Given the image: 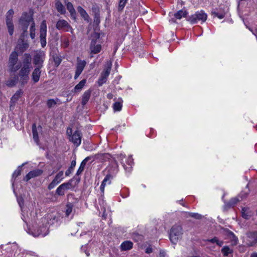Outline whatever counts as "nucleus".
<instances>
[{"label": "nucleus", "mask_w": 257, "mask_h": 257, "mask_svg": "<svg viewBox=\"0 0 257 257\" xmlns=\"http://www.w3.org/2000/svg\"><path fill=\"white\" fill-rule=\"evenodd\" d=\"M18 53L15 50L13 51L10 55L8 66L10 72H16L20 70L23 65L21 62H18Z\"/></svg>", "instance_id": "7ed1b4c3"}, {"label": "nucleus", "mask_w": 257, "mask_h": 257, "mask_svg": "<svg viewBox=\"0 0 257 257\" xmlns=\"http://www.w3.org/2000/svg\"><path fill=\"white\" fill-rule=\"evenodd\" d=\"M86 82V79H83L79 82L78 84H77L75 87L74 88V92H80L84 86L85 85Z\"/></svg>", "instance_id": "c9c22d12"}, {"label": "nucleus", "mask_w": 257, "mask_h": 257, "mask_svg": "<svg viewBox=\"0 0 257 257\" xmlns=\"http://www.w3.org/2000/svg\"><path fill=\"white\" fill-rule=\"evenodd\" d=\"M221 252L224 256H227L229 254L233 253V249L228 246H224L221 249Z\"/></svg>", "instance_id": "ea45409f"}, {"label": "nucleus", "mask_w": 257, "mask_h": 257, "mask_svg": "<svg viewBox=\"0 0 257 257\" xmlns=\"http://www.w3.org/2000/svg\"><path fill=\"white\" fill-rule=\"evenodd\" d=\"M29 45L26 41H25L22 39H19L18 41L15 50H17L21 53H23L29 48Z\"/></svg>", "instance_id": "f3484780"}, {"label": "nucleus", "mask_w": 257, "mask_h": 257, "mask_svg": "<svg viewBox=\"0 0 257 257\" xmlns=\"http://www.w3.org/2000/svg\"><path fill=\"white\" fill-rule=\"evenodd\" d=\"M34 14V10L32 8L29 10V13L24 12L23 13L22 16H33Z\"/></svg>", "instance_id": "3c124183"}, {"label": "nucleus", "mask_w": 257, "mask_h": 257, "mask_svg": "<svg viewBox=\"0 0 257 257\" xmlns=\"http://www.w3.org/2000/svg\"><path fill=\"white\" fill-rule=\"evenodd\" d=\"M63 179V171L59 172L52 182L49 185L48 188L49 190L53 189L56 185H57L60 181Z\"/></svg>", "instance_id": "a211bd4d"}, {"label": "nucleus", "mask_w": 257, "mask_h": 257, "mask_svg": "<svg viewBox=\"0 0 257 257\" xmlns=\"http://www.w3.org/2000/svg\"><path fill=\"white\" fill-rule=\"evenodd\" d=\"M47 36V25L45 21H43L40 25V39L41 46L44 48L46 46Z\"/></svg>", "instance_id": "1a4fd4ad"}, {"label": "nucleus", "mask_w": 257, "mask_h": 257, "mask_svg": "<svg viewBox=\"0 0 257 257\" xmlns=\"http://www.w3.org/2000/svg\"><path fill=\"white\" fill-rule=\"evenodd\" d=\"M125 3V2L120 0L119 3V9H122L124 7Z\"/></svg>", "instance_id": "13d9d810"}, {"label": "nucleus", "mask_w": 257, "mask_h": 257, "mask_svg": "<svg viewBox=\"0 0 257 257\" xmlns=\"http://www.w3.org/2000/svg\"><path fill=\"white\" fill-rule=\"evenodd\" d=\"M80 177L75 176L73 178L69 180L67 183H65V189H73L80 182Z\"/></svg>", "instance_id": "6ab92c4d"}, {"label": "nucleus", "mask_w": 257, "mask_h": 257, "mask_svg": "<svg viewBox=\"0 0 257 257\" xmlns=\"http://www.w3.org/2000/svg\"><path fill=\"white\" fill-rule=\"evenodd\" d=\"M22 65V68H26L31 69L32 68V56L29 53H25L23 55Z\"/></svg>", "instance_id": "2eb2a0df"}, {"label": "nucleus", "mask_w": 257, "mask_h": 257, "mask_svg": "<svg viewBox=\"0 0 257 257\" xmlns=\"http://www.w3.org/2000/svg\"><path fill=\"white\" fill-rule=\"evenodd\" d=\"M153 251V249H152V248L151 247H148L146 249V250H145V252L147 253H150L151 252H152Z\"/></svg>", "instance_id": "680f3d73"}, {"label": "nucleus", "mask_w": 257, "mask_h": 257, "mask_svg": "<svg viewBox=\"0 0 257 257\" xmlns=\"http://www.w3.org/2000/svg\"><path fill=\"white\" fill-rule=\"evenodd\" d=\"M65 48L69 46V42L68 41H67L66 40H65Z\"/></svg>", "instance_id": "338daca9"}, {"label": "nucleus", "mask_w": 257, "mask_h": 257, "mask_svg": "<svg viewBox=\"0 0 257 257\" xmlns=\"http://www.w3.org/2000/svg\"><path fill=\"white\" fill-rule=\"evenodd\" d=\"M100 33L96 32L95 30L91 34L90 38L91 40L90 44L91 54H96L101 51V42L100 40Z\"/></svg>", "instance_id": "f03ea898"}, {"label": "nucleus", "mask_w": 257, "mask_h": 257, "mask_svg": "<svg viewBox=\"0 0 257 257\" xmlns=\"http://www.w3.org/2000/svg\"><path fill=\"white\" fill-rule=\"evenodd\" d=\"M125 164L122 161L121 162L124 169L127 172H131L132 168V165L134 163L133 159L132 156H129L125 160Z\"/></svg>", "instance_id": "b1692460"}, {"label": "nucleus", "mask_w": 257, "mask_h": 257, "mask_svg": "<svg viewBox=\"0 0 257 257\" xmlns=\"http://www.w3.org/2000/svg\"><path fill=\"white\" fill-rule=\"evenodd\" d=\"M182 17H173L169 20L170 24L178 23L177 20H181Z\"/></svg>", "instance_id": "864d4df0"}, {"label": "nucleus", "mask_w": 257, "mask_h": 257, "mask_svg": "<svg viewBox=\"0 0 257 257\" xmlns=\"http://www.w3.org/2000/svg\"><path fill=\"white\" fill-rule=\"evenodd\" d=\"M187 213L188 214L190 217H191L196 219H201L202 218V216L201 214L197 213L187 212Z\"/></svg>", "instance_id": "a18cd8bd"}, {"label": "nucleus", "mask_w": 257, "mask_h": 257, "mask_svg": "<svg viewBox=\"0 0 257 257\" xmlns=\"http://www.w3.org/2000/svg\"><path fill=\"white\" fill-rule=\"evenodd\" d=\"M18 81V77L17 75H15L13 77L10 78L6 81V85L12 87L15 86Z\"/></svg>", "instance_id": "2f4dec72"}, {"label": "nucleus", "mask_w": 257, "mask_h": 257, "mask_svg": "<svg viewBox=\"0 0 257 257\" xmlns=\"http://www.w3.org/2000/svg\"><path fill=\"white\" fill-rule=\"evenodd\" d=\"M41 68H42L36 67L33 70L31 75V77L32 80L34 83H36L39 81L41 74Z\"/></svg>", "instance_id": "4be33fe9"}, {"label": "nucleus", "mask_w": 257, "mask_h": 257, "mask_svg": "<svg viewBox=\"0 0 257 257\" xmlns=\"http://www.w3.org/2000/svg\"><path fill=\"white\" fill-rule=\"evenodd\" d=\"M225 234L228 237L229 239H230L233 243L236 244L238 241L237 237L235 235L234 233L228 229H226L224 230Z\"/></svg>", "instance_id": "bb28decb"}, {"label": "nucleus", "mask_w": 257, "mask_h": 257, "mask_svg": "<svg viewBox=\"0 0 257 257\" xmlns=\"http://www.w3.org/2000/svg\"><path fill=\"white\" fill-rule=\"evenodd\" d=\"M55 8L58 12H60L61 15H64V9L61 2L60 0H55Z\"/></svg>", "instance_id": "e433bc0d"}, {"label": "nucleus", "mask_w": 257, "mask_h": 257, "mask_svg": "<svg viewBox=\"0 0 257 257\" xmlns=\"http://www.w3.org/2000/svg\"><path fill=\"white\" fill-rule=\"evenodd\" d=\"M59 220V217L54 213L46 214L41 218V222L34 227L32 235L35 237L46 236L49 233V226L58 222Z\"/></svg>", "instance_id": "f257e3e1"}, {"label": "nucleus", "mask_w": 257, "mask_h": 257, "mask_svg": "<svg viewBox=\"0 0 257 257\" xmlns=\"http://www.w3.org/2000/svg\"><path fill=\"white\" fill-rule=\"evenodd\" d=\"M67 9L69 11L71 16L75 14V11L73 8V5L70 3H68L67 4Z\"/></svg>", "instance_id": "49530a36"}, {"label": "nucleus", "mask_w": 257, "mask_h": 257, "mask_svg": "<svg viewBox=\"0 0 257 257\" xmlns=\"http://www.w3.org/2000/svg\"><path fill=\"white\" fill-rule=\"evenodd\" d=\"M24 165V164H22L21 166H19L17 169L14 171L12 175V181L14 182V180L18 176H20L21 174L22 166ZM14 184V182H13V185Z\"/></svg>", "instance_id": "4c0bfd02"}, {"label": "nucleus", "mask_w": 257, "mask_h": 257, "mask_svg": "<svg viewBox=\"0 0 257 257\" xmlns=\"http://www.w3.org/2000/svg\"><path fill=\"white\" fill-rule=\"evenodd\" d=\"M86 62L85 60H77V63L76 65V69L75 71V74L74 76V79H77L83 71Z\"/></svg>", "instance_id": "dca6fc26"}, {"label": "nucleus", "mask_w": 257, "mask_h": 257, "mask_svg": "<svg viewBox=\"0 0 257 257\" xmlns=\"http://www.w3.org/2000/svg\"><path fill=\"white\" fill-rule=\"evenodd\" d=\"M65 32L66 31H67V32L70 31L71 33H72V29L70 27L69 24L66 21H65Z\"/></svg>", "instance_id": "6e6d98bb"}, {"label": "nucleus", "mask_w": 257, "mask_h": 257, "mask_svg": "<svg viewBox=\"0 0 257 257\" xmlns=\"http://www.w3.org/2000/svg\"><path fill=\"white\" fill-rule=\"evenodd\" d=\"M112 63L110 61H107L105 68L101 72V75L97 81L98 86H102L106 83L108 76H109L111 69Z\"/></svg>", "instance_id": "423d86ee"}, {"label": "nucleus", "mask_w": 257, "mask_h": 257, "mask_svg": "<svg viewBox=\"0 0 257 257\" xmlns=\"http://www.w3.org/2000/svg\"><path fill=\"white\" fill-rule=\"evenodd\" d=\"M43 173L40 169H36L29 172L24 177V180L27 182L31 179L41 175Z\"/></svg>", "instance_id": "aec40b11"}, {"label": "nucleus", "mask_w": 257, "mask_h": 257, "mask_svg": "<svg viewBox=\"0 0 257 257\" xmlns=\"http://www.w3.org/2000/svg\"><path fill=\"white\" fill-rule=\"evenodd\" d=\"M116 25H125L127 27L128 26V22H130L131 25H132L133 21L131 19V17H118L116 19Z\"/></svg>", "instance_id": "5701e85b"}, {"label": "nucleus", "mask_w": 257, "mask_h": 257, "mask_svg": "<svg viewBox=\"0 0 257 257\" xmlns=\"http://www.w3.org/2000/svg\"><path fill=\"white\" fill-rule=\"evenodd\" d=\"M23 91H22V90L19 89L14 94V95L12 96L11 99V107L15 105V103L19 99V98L23 94Z\"/></svg>", "instance_id": "a878e982"}, {"label": "nucleus", "mask_w": 257, "mask_h": 257, "mask_svg": "<svg viewBox=\"0 0 257 257\" xmlns=\"http://www.w3.org/2000/svg\"><path fill=\"white\" fill-rule=\"evenodd\" d=\"M77 11L80 14L81 16H85L87 15L85 11L81 7H78L77 8Z\"/></svg>", "instance_id": "603ef678"}, {"label": "nucleus", "mask_w": 257, "mask_h": 257, "mask_svg": "<svg viewBox=\"0 0 257 257\" xmlns=\"http://www.w3.org/2000/svg\"><path fill=\"white\" fill-rule=\"evenodd\" d=\"M76 199L74 198V195L69 194L67 195V203L66 205V210H65V215L69 216L72 212L74 203H76Z\"/></svg>", "instance_id": "9d476101"}, {"label": "nucleus", "mask_w": 257, "mask_h": 257, "mask_svg": "<svg viewBox=\"0 0 257 257\" xmlns=\"http://www.w3.org/2000/svg\"><path fill=\"white\" fill-rule=\"evenodd\" d=\"M195 16H207V15L203 11H201L200 12H196Z\"/></svg>", "instance_id": "4d7b16f0"}, {"label": "nucleus", "mask_w": 257, "mask_h": 257, "mask_svg": "<svg viewBox=\"0 0 257 257\" xmlns=\"http://www.w3.org/2000/svg\"><path fill=\"white\" fill-rule=\"evenodd\" d=\"M35 23L33 22L30 29V35L32 39H34L35 38Z\"/></svg>", "instance_id": "37998d69"}, {"label": "nucleus", "mask_w": 257, "mask_h": 257, "mask_svg": "<svg viewBox=\"0 0 257 257\" xmlns=\"http://www.w3.org/2000/svg\"><path fill=\"white\" fill-rule=\"evenodd\" d=\"M247 208L243 207L241 210V216L245 219H249L251 216L250 214L247 211Z\"/></svg>", "instance_id": "a19ab883"}, {"label": "nucleus", "mask_w": 257, "mask_h": 257, "mask_svg": "<svg viewBox=\"0 0 257 257\" xmlns=\"http://www.w3.org/2000/svg\"><path fill=\"white\" fill-rule=\"evenodd\" d=\"M166 252L163 250H161L160 251L159 256L160 257H166Z\"/></svg>", "instance_id": "052dcab7"}, {"label": "nucleus", "mask_w": 257, "mask_h": 257, "mask_svg": "<svg viewBox=\"0 0 257 257\" xmlns=\"http://www.w3.org/2000/svg\"><path fill=\"white\" fill-rule=\"evenodd\" d=\"M205 241L206 242H210L212 243H215L219 246H222L223 244V241L222 240H220L218 239V237L215 236L211 239H207L205 240Z\"/></svg>", "instance_id": "f704fd0d"}, {"label": "nucleus", "mask_w": 257, "mask_h": 257, "mask_svg": "<svg viewBox=\"0 0 257 257\" xmlns=\"http://www.w3.org/2000/svg\"><path fill=\"white\" fill-rule=\"evenodd\" d=\"M120 101L115 102L113 104V109L114 111H119L122 108V100L121 98H119Z\"/></svg>", "instance_id": "58836bf2"}, {"label": "nucleus", "mask_w": 257, "mask_h": 257, "mask_svg": "<svg viewBox=\"0 0 257 257\" xmlns=\"http://www.w3.org/2000/svg\"><path fill=\"white\" fill-rule=\"evenodd\" d=\"M108 176L111 178H113L116 176L118 172V166L117 161L113 159L111 161V165L108 167Z\"/></svg>", "instance_id": "f8f14e48"}, {"label": "nucleus", "mask_w": 257, "mask_h": 257, "mask_svg": "<svg viewBox=\"0 0 257 257\" xmlns=\"http://www.w3.org/2000/svg\"><path fill=\"white\" fill-rule=\"evenodd\" d=\"M99 17H94V22L96 23V24H98L100 22Z\"/></svg>", "instance_id": "e2e57ef3"}, {"label": "nucleus", "mask_w": 257, "mask_h": 257, "mask_svg": "<svg viewBox=\"0 0 257 257\" xmlns=\"http://www.w3.org/2000/svg\"><path fill=\"white\" fill-rule=\"evenodd\" d=\"M22 29L23 30V35L27 31L28 26L32 25V23L34 22L33 17H21L19 20Z\"/></svg>", "instance_id": "9b49d317"}, {"label": "nucleus", "mask_w": 257, "mask_h": 257, "mask_svg": "<svg viewBox=\"0 0 257 257\" xmlns=\"http://www.w3.org/2000/svg\"><path fill=\"white\" fill-rule=\"evenodd\" d=\"M251 257H257V253H253L251 255Z\"/></svg>", "instance_id": "774afa93"}, {"label": "nucleus", "mask_w": 257, "mask_h": 257, "mask_svg": "<svg viewBox=\"0 0 257 257\" xmlns=\"http://www.w3.org/2000/svg\"><path fill=\"white\" fill-rule=\"evenodd\" d=\"M66 134L68 137L69 141L72 142L76 147H78L81 144L82 135L80 131L76 130L73 133L72 128L68 127L67 128Z\"/></svg>", "instance_id": "39448f33"}, {"label": "nucleus", "mask_w": 257, "mask_h": 257, "mask_svg": "<svg viewBox=\"0 0 257 257\" xmlns=\"http://www.w3.org/2000/svg\"><path fill=\"white\" fill-rule=\"evenodd\" d=\"M76 157H74L73 159L72 160L71 162L70 166H69V168L65 171V175L66 176H69L70 174H71L73 170L74 169L76 166Z\"/></svg>", "instance_id": "473e14b6"}, {"label": "nucleus", "mask_w": 257, "mask_h": 257, "mask_svg": "<svg viewBox=\"0 0 257 257\" xmlns=\"http://www.w3.org/2000/svg\"><path fill=\"white\" fill-rule=\"evenodd\" d=\"M92 157V162L95 160H99L101 162H106L109 161L111 162L112 159H111V155L108 153L103 154H97L94 156H91Z\"/></svg>", "instance_id": "4468645a"}, {"label": "nucleus", "mask_w": 257, "mask_h": 257, "mask_svg": "<svg viewBox=\"0 0 257 257\" xmlns=\"http://www.w3.org/2000/svg\"><path fill=\"white\" fill-rule=\"evenodd\" d=\"M6 23L9 33L11 36H12L14 33V24L12 18L7 17Z\"/></svg>", "instance_id": "7c9ffc66"}, {"label": "nucleus", "mask_w": 257, "mask_h": 257, "mask_svg": "<svg viewBox=\"0 0 257 257\" xmlns=\"http://www.w3.org/2000/svg\"><path fill=\"white\" fill-rule=\"evenodd\" d=\"M239 201V199L236 197L231 198L228 202H225L224 208L227 209L233 207Z\"/></svg>", "instance_id": "c85d7f7f"}, {"label": "nucleus", "mask_w": 257, "mask_h": 257, "mask_svg": "<svg viewBox=\"0 0 257 257\" xmlns=\"http://www.w3.org/2000/svg\"><path fill=\"white\" fill-rule=\"evenodd\" d=\"M90 160H92V157H91V156L87 157L81 162L80 165L76 173V176L79 177V175H80L84 171L87 162Z\"/></svg>", "instance_id": "393cba45"}, {"label": "nucleus", "mask_w": 257, "mask_h": 257, "mask_svg": "<svg viewBox=\"0 0 257 257\" xmlns=\"http://www.w3.org/2000/svg\"><path fill=\"white\" fill-rule=\"evenodd\" d=\"M14 14V10L12 9H11L8 11L6 16H12Z\"/></svg>", "instance_id": "bf43d9fd"}, {"label": "nucleus", "mask_w": 257, "mask_h": 257, "mask_svg": "<svg viewBox=\"0 0 257 257\" xmlns=\"http://www.w3.org/2000/svg\"><path fill=\"white\" fill-rule=\"evenodd\" d=\"M188 14V12L186 10L183 9L179 11L174 16H186Z\"/></svg>", "instance_id": "de8ad7c7"}, {"label": "nucleus", "mask_w": 257, "mask_h": 257, "mask_svg": "<svg viewBox=\"0 0 257 257\" xmlns=\"http://www.w3.org/2000/svg\"><path fill=\"white\" fill-rule=\"evenodd\" d=\"M185 20L192 25L200 22L201 24L205 22L207 17H185Z\"/></svg>", "instance_id": "412c9836"}, {"label": "nucleus", "mask_w": 257, "mask_h": 257, "mask_svg": "<svg viewBox=\"0 0 257 257\" xmlns=\"http://www.w3.org/2000/svg\"><path fill=\"white\" fill-rule=\"evenodd\" d=\"M246 234L248 246H253L257 243V231H249Z\"/></svg>", "instance_id": "ddd939ff"}, {"label": "nucleus", "mask_w": 257, "mask_h": 257, "mask_svg": "<svg viewBox=\"0 0 257 257\" xmlns=\"http://www.w3.org/2000/svg\"><path fill=\"white\" fill-rule=\"evenodd\" d=\"M45 58L44 52L42 51H37L33 57V63L36 67L42 68Z\"/></svg>", "instance_id": "6e6552de"}, {"label": "nucleus", "mask_w": 257, "mask_h": 257, "mask_svg": "<svg viewBox=\"0 0 257 257\" xmlns=\"http://www.w3.org/2000/svg\"><path fill=\"white\" fill-rule=\"evenodd\" d=\"M112 96H113V95L112 94H111V93H108L107 95V97L108 99H111L112 98Z\"/></svg>", "instance_id": "69168bd1"}, {"label": "nucleus", "mask_w": 257, "mask_h": 257, "mask_svg": "<svg viewBox=\"0 0 257 257\" xmlns=\"http://www.w3.org/2000/svg\"><path fill=\"white\" fill-rule=\"evenodd\" d=\"M30 71L31 69L26 68L22 67L20 70L18 74L17 75L18 77V80L22 85H24L29 81Z\"/></svg>", "instance_id": "0eeeda50"}, {"label": "nucleus", "mask_w": 257, "mask_h": 257, "mask_svg": "<svg viewBox=\"0 0 257 257\" xmlns=\"http://www.w3.org/2000/svg\"><path fill=\"white\" fill-rule=\"evenodd\" d=\"M104 187H105V186L103 184H101L100 187V189L102 192H104Z\"/></svg>", "instance_id": "0e129e2a"}, {"label": "nucleus", "mask_w": 257, "mask_h": 257, "mask_svg": "<svg viewBox=\"0 0 257 257\" xmlns=\"http://www.w3.org/2000/svg\"><path fill=\"white\" fill-rule=\"evenodd\" d=\"M91 91L89 89L85 91L83 95L82 98L81 104L83 106H84L88 101L90 99Z\"/></svg>", "instance_id": "c756f323"}, {"label": "nucleus", "mask_w": 257, "mask_h": 257, "mask_svg": "<svg viewBox=\"0 0 257 257\" xmlns=\"http://www.w3.org/2000/svg\"><path fill=\"white\" fill-rule=\"evenodd\" d=\"M56 101L54 99H49L48 101H47V105L49 107H53L54 105H55L56 104Z\"/></svg>", "instance_id": "09e8293b"}, {"label": "nucleus", "mask_w": 257, "mask_h": 257, "mask_svg": "<svg viewBox=\"0 0 257 257\" xmlns=\"http://www.w3.org/2000/svg\"><path fill=\"white\" fill-rule=\"evenodd\" d=\"M111 179V178L109 177V176H108L107 175H106V176L105 177L104 179L102 181V182L101 183V184H103L104 185V186H105L106 185V183L107 182H108V184H110V182H111L110 180Z\"/></svg>", "instance_id": "5fc2aeb1"}, {"label": "nucleus", "mask_w": 257, "mask_h": 257, "mask_svg": "<svg viewBox=\"0 0 257 257\" xmlns=\"http://www.w3.org/2000/svg\"><path fill=\"white\" fill-rule=\"evenodd\" d=\"M183 233V228L180 225L175 224L173 225L169 234V238L171 242L174 244H176L178 240L182 238Z\"/></svg>", "instance_id": "20e7f679"}, {"label": "nucleus", "mask_w": 257, "mask_h": 257, "mask_svg": "<svg viewBox=\"0 0 257 257\" xmlns=\"http://www.w3.org/2000/svg\"><path fill=\"white\" fill-rule=\"evenodd\" d=\"M32 133H33V137L34 141L37 143V145L39 144V136L37 130L36 124L35 123L33 124L32 125Z\"/></svg>", "instance_id": "72a5a7b5"}, {"label": "nucleus", "mask_w": 257, "mask_h": 257, "mask_svg": "<svg viewBox=\"0 0 257 257\" xmlns=\"http://www.w3.org/2000/svg\"><path fill=\"white\" fill-rule=\"evenodd\" d=\"M56 27L58 29H61L64 27V20L59 21L57 23Z\"/></svg>", "instance_id": "8fccbe9b"}, {"label": "nucleus", "mask_w": 257, "mask_h": 257, "mask_svg": "<svg viewBox=\"0 0 257 257\" xmlns=\"http://www.w3.org/2000/svg\"><path fill=\"white\" fill-rule=\"evenodd\" d=\"M53 58L55 66L56 67L58 66L62 61L61 57L57 55H55L53 56Z\"/></svg>", "instance_id": "c03bdc74"}, {"label": "nucleus", "mask_w": 257, "mask_h": 257, "mask_svg": "<svg viewBox=\"0 0 257 257\" xmlns=\"http://www.w3.org/2000/svg\"><path fill=\"white\" fill-rule=\"evenodd\" d=\"M133 247V243L130 240H126L122 242L120 245L121 250L125 251L131 249Z\"/></svg>", "instance_id": "cd10ccee"}, {"label": "nucleus", "mask_w": 257, "mask_h": 257, "mask_svg": "<svg viewBox=\"0 0 257 257\" xmlns=\"http://www.w3.org/2000/svg\"><path fill=\"white\" fill-rule=\"evenodd\" d=\"M56 193L57 195L62 196L64 194V183L61 184L56 189Z\"/></svg>", "instance_id": "79ce46f5"}]
</instances>
